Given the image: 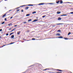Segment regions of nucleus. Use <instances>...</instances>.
<instances>
[{"label":"nucleus","mask_w":73,"mask_h":73,"mask_svg":"<svg viewBox=\"0 0 73 73\" xmlns=\"http://www.w3.org/2000/svg\"><path fill=\"white\" fill-rule=\"evenodd\" d=\"M59 2H60V3H59V4H62L63 3V2L62 1H61V0H59Z\"/></svg>","instance_id":"obj_1"},{"label":"nucleus","mask_w":73,"mask_h":73,"mask_svg":"<svg viewBox=\"0 0 73 73\" xmlns=\"http://www.w3.org/2000/svg\"><path fill=\"white\" fill-rule=\"evenodd\" d=\"M45 3H40L38 4L39 5H44Z\"/></svg>","instance_id":"obj_2"},{"label":"nucleus","mask_w":73,"mask_h":73,"mask_svg":"<svg viewBox=\"0 0 73 73\" xmlns=\"http://www.w3.org/2000/svg\"><path fill=\"white\" fill-rule=\"evenodd\" d=\"M27 6H33V5L32 4H29L27 5Z\"/></svg>","instance_id":"obj_3"},{"label":"nucleus","mask_w":73,"mask_h":73,"mask_svg":"<svg viewBox=\"0 0 73 73\" xmlns=\"http://www.w3.org/2000/svg\"><path fill=\"white\" fill-rule=\"evenodd\" d=\"M37 20H38V19H35L33 21V22H35L36 21H37Z\"/></svg>","instance_id":"obj_4"},{"label":"nucleus","mask_w":73,"mask_h":73,"mask_svg":"<svg viewBox=\"0 0 73 73\" xmlns=\"http://www.w3.org/2000/svg\"><path fill=\"white\" fill-rule=\"evenodd\" d=\"M60 34L59 33H57L56 34V36H60Z\"/></svg>","instance_id":"obj_5"},{"label":"nucleus","mask_w":73,"mask_h":73,"mask_svg":"<svg viewBox=\"0 0 73 73\" xmlns=\"http://www.w3.org/2000/svg\"><path fill=\"white\" fill-rule=\"evenodd\" d=\"M28 8H29V7H27L25 8V9H26V10H27L28 9Z\"/></svg>","instance_id":"obj_6"},{"label":"nucleus","mask_w":73,"mask_h":73,"mask_svg":"<svg viewBox=\"0 0 73 73\" xmlns=\"http://www.w3.org/2000/svg\"><path fill=\"white\" fill-rule=\"evenodd\" d=\"M59 38H63V37L62 36H60L58 37Z\"/></svg>","instance_id":"obj_7"},{"label":"nucleus","mask_w":73,"mask_h":73,"mask_svg":"<svg viewBox=\"0 0 73 73\" xmlns=\"http://www.w3.org/2000/svg\"><path fill=\"white\" fill-rule=\"evenodd\" d=\"M67 15L66 14H64V15H61V16H67Z\"/></svg>","instance_id":"obj_8"},{"label":"nucleus","mask_w":73,"mask_h":73,"mask_svg":"<svg viewBox=\"0 0 73 73\" xmlns=\"http://www.w3.org/2000/svg\"><path fill=\"white\" fill-rule=\"evenodd\" d=\"M14 35H12L11 36V38H14Z\"/></svg>","instance_id":"obj_9"},{"label":"nucleus","mask_w":73,"mask_h":73,"mask_svg":"<svg viewBox=\"0 0 73 73\" xmlns=\"http://www.w3.org/2000/svg\"><path fill=\"white\" fill-rule=\"evenodd\" d=\"M61 24H63V23H57L56 24V25H61Z\"/></svg>","instance_id":"obj_10"},{"label":"nucleus","mask_w":73,"mask_h":73,"mask_svg":"<svg viewBox=\"0 0 73 73\" xmlns=\"http://www.w3.org/2000/svg\"><path fill=\"white\" fill-rule=\"evenodd\" d=\"M61 13V12L60 11H58L57 12V14H60Z\"/></svg>","instance_id":"obj_11"},{"label":"nucleus","mask_w":73,"mask_h":73,"mask_svg":"<svg viewBox=\"0 0 73 73\" xmlns=\"http://www.w3.org/2000/svg\"><path fill=\"white\" fill-rule=\"evenodd\" d=\"M29 15H30V14H27L26 15V16H29Z\"/></svg>","instance_id":"obj_12"},{"label":"nucleus","mask_w":73,"mask_h":73,"mask_svg":"<svg viewBox=\"0 0 73 73\" xmlns=\"http://www.w3.org/2000/svg\"><path fill=\"white\" fill-rule=\"evenodd\" d=\"M61 20V18L60 17H59L58 19V20Z\"/></svg>","instance_id":"obj_13"},{"label":"nucleus","mask_w":73,"mask_h":73,"mask_svg":"<svg viewBox=\"0 0 73 73\" xmlns=\"http://www.w3.org/2000/svg\"><path fill=\"white\" fill-rule=\"evenodd\" d=\"M15 29H13L12 30H11L10 32H12V31H15Z\"/></svg>","instance_id":"obj_14"},{"label":"nucleus","mask_w":73,"mask_h":73,"mask_svg":"<svg viewBox=\"0 0 73 73\" xmlns=\"http://www.w3.org/2000/svg\"><path fill=\"white\" fill-rule=\"evenodd\" d=\"M8 25L9 26H10V25H12V23H11L10 24H9Z\"/></svg>","instance_id":"obj_15"},{"label":"nucleus","mask_w":73,"mask_h":73,"mask_svg":"<svg viewBox=\"0 0 73 73\" xmlns=\"http://www.w3.org/2000/svg\"><path fill=\"white\" fill-rule=\"evenodd\" d=\"M59 2H60V1H58L56 2L57 4H60V3H59Z\"/></svg>","instance_id":"obj_16"},{"label":"nucleus","mask_w":73,"mask_h":73,"mask_svg":"<svg viewBox=\"0 0 73 73\" xmlns=\"http://www.w3.org/2000/svg\"><path fill=\"white\" fill-rule=\"evenodd\" d=\"M57 32H61V30H58L57 31Z\"/></svg>","instance_id":"obj_17"},{"label":"nucleus","mask_w":73,"mask_h":73,"mask_svg":"<svg viewBox=\"0 0 73 73\" xmlns=\"http://www.w3.org/2000/svg\"><path fill=\"white\" fill-rule=\"evenodd\" d=\"M14 33V32L12 33H11L9 35H10V36H11V35H12V34H13Z\"/></svg>","instance_id":"obj_18"},{"label":"nucleus","mask_w":73,"mask_h":73,"mask_svg":"<svg viewBox=\"0 0 73 73\" xmlns=\"http://www.w3.org/2000/svg\"><path fill=\"white\" fill-rule=\"evenodd\" d=\"M36 13V12L34 11L32 13L33 14H34V13Z\"/></svg>","instance_id":"obj_19"},{"label":"nucleus","mask_w":73,"mask_h":73,"mask_svg":"<svg viewBox=\"0 0 73 73\" xmlns=\"http://www.w3.org/2000/svg\"><path fill=\"white\" fill-rule=\"evenodd\" d=\"M57 70H58L59 71H60V72H62V70H60L58 69Z\"/></svg>","instance_id":"obj_20"},{"label":"nucleus","mask_w":73,"mask_h":73,"mask_svg":"<svg viewBox=\"0 0 73 73\" xmlns=\"http://www.w3.org/2000/svg\"><path fill=\"white\" fill-rule=\"evenodd\" d=\"M6 15V14H5V15H4L3 16H2V17H5V16Z\"/></svg>","instance_id":"obj_21"},{"label":"nucleus","mask_w":73,"mask_h":73,"mask_svg":"<svg viewBox=\"0 0 73 73\" xmlns=\"http://www.w3.org/2000/svg\"><path fill=\"white\" fill-rule=\"evenodd\" d=\"M5 23V22H3L1 23V24H4Z\"/></svg>","instance_id":"obj_22"},{"label":"nucleus","mask_w":73,"mask_h":73,"mask_svg":"<svg viewBox=\"0 0 73 73\" xmlns=\"http://www.w3.org/2000/svg\"><path fill=\"white\" fill-rule=\"evenodd\" d=\"M32 21V19H30V20H28V21H29V22L30 21Z\"/></svg>","instance_id":"obj_23"},{"label":"nucleus","mask_w":73,"mask_h":73,"mask_svg":"<svg viewBox=\"0 0 73 73\" xmlns=\"http://www.w3.org/2000/svg\"><path fill=\"white\" fill-rule=\"evenodd\" d=\"M70 34H71V33L70 32H69V33H68V35H70Z\"/></svg>","instance_id":"obj_24"},{"label":"nucleus","mask_w":73,"mask_h":73,"mask_svg":"<svg viewBox=\"0 0 73 73\" xmlns=\"http://www.w3.org/2000/svg\"><path fill=\"white\" fill-rule=\"evenodd\" d=\"M20 31H19V32L17 33L18 35H20Z\"/></svg>","instance_id":"obj_25"},{"label":"nucleus","mask_w":73,"mask_h":73,"mask_svg":"<svg viewBox=\"0 0 73 73\" xmlns=\"http://www.w3.org/2000/svg\"><path fill=\"white\" fill-rule=\"evenodd\" d=\"M64 38L65 39V40H68V38Z\"/></svg>","instance_id":"obj_26"},{"label":"nucleus","mask_w":73,"mask_h":73,"mask_svg":"<svg viewBox=\"0 0 73 73\" xmlns=\"http://www.w3.org/2000/svg\"><path fill=\"white\" fill-rule=\"evenodd\" d=\"M45 16H46V15L43 16L42 17H43V18H44V17H45Z\"/></svg>","instance_id":"obj_27"},{"label":"nucleus","mask_w":73,"mask_h":73,"mask_svg":"<svg viewBox=\"0 0 73 73\" xmlns=\"http://www.w3.org/2000/svg\"><path fill=\"white\" fill-rule=\"evenodd\" d=\"M14 44V42H11V43H10V44Z\"/></svg>","instance_id":"obj_28"},{"label":"nucleus","mask_w":73,"mask_h":73,"mask_svg":"<svg viewBox=\"0 0 73 73\" xmlns=\"http://www.w3.org/2000/svg\"><path fill=\"white\" fill-rule=\"evenodd\" d=\"M32 40H35V38H32Z\"/></svg>","instance_id":"obj_29"},{"label":"nucleus","mask_w":73,"mask_h":73,"mask_svg":"<svg viewBox=\"0 0 73 73\" xmlns=\"http://www.w3.org/2000/svg\"><path fill=\"white\" fill-rule=\"evenodd\" d=\"M70 14H73V12H71L70 13Z\"/></svg>","instance_id":"obj_30"},{"label":"nucleus","mask_w":73,"mask_h":73,"mask_svg":"<svg viewBox=\"0 0 73 73\" xmlns=\"http://www.w3.org/2000/svg\"><path fill=\"white\" fill-rule=\"evenodd\" d=\"M23 23H24V24H26V23H27V22H23Z\"/></svg>","instance_id":"obj_31"},{"label":"nucleus","mask_w":73,"mask_h":73,"mask_svg":"<svg viewBox=\"0 0 73 73\" xmlns=\"http://www.w3.org/2000/svg\"><path fill=\"white\" fill-rule=\"evenodd\" d=\"M9 35V34L7 33V34H6V36H8Z\"/></svg>","instance_id":"obj_32"},{"label":"nucleus","mask_w":73,"mask_h":73,"mask_svg":"<svg viewBox=\"0 0 73 73\" xmlns=\"http://www.w3.org/2000/svg\"><path fill=\"white\" fill-rule=\"evenodd\" d=\"M54 4L53 3H50V4Z\"/></svg>","instance_id":"obj_33"},{"label":"nucleus","mask_w":73,"mask_h":73,"mask_svg":"<svg viewBox=\"0 0 73 73\" xmlns=\"http://www.w3.org/2000/svg\"><path fill=\"white\" fill-rule=\"evenodd\" d=\"M20 11V9H18V10H17V11L18 12V11Z\"/></svg>","instance_id":"obj_34"},{"label":"nucleus","mask_w":73,"mask_h":73,"mask_svg":"<svg viewBox=\"0 0 73 73\" xmlns=\"http://www.w3.org/2000/svg\"><path fill=\"white\" fill-rule=\"evenodd\" d=\"M5 21H7V18H5Z\"/></svg>","instance_id":"obj_35"},{"label":"nucleus","mask_w":73,"mask_h":73,"mask_svg":"<svg viewBox=\"0 0 73 73\" xmlns=\"http://www.w3.org/2000/svg\"><path fill=\"white\" fill-rule=\"evenodd\" d=\"M21 12H24V10H22L21 11Z\"/></svg>","instance_id":"obj_36"},{"label":"nucleus","mask_w":73,"mask_h":73,"mask_svg":"<svg viewBox=\"0 0 73 73\" xmlns=\"http://www.w3.org/2000/svg\"><path fill=\"white\" fill-rule=\"evenodd\" d=\"M1 31H2V29H0V32H1Z\"/></svg>","instance_id":"obj_37"},{"label":"nucleus","mask_w":73,"mask_h":73,"mask_svg":"<svg viewBox=\"0 0 73 73\" xmlns=\"http://www.w3.org/2000/svg\"><path fill=\"white\" fill-rule=\"evenodd\" d=\"M56 73H62V72H57Z\"/></svg>","instance_id":"obj_38"},{"label":"nucleus","mask_w":73,"mask_h":73,"mask_svg":"<svg viewBox=\"0 0 73 73\" xmlns=\"http://www.w3.org/2000/svg\"><path fill=\"white\" fill-rule=\"evenodd\" d=\"M13 18V17H12L10 18V19H12Z\"/></svg>","instance_id":"obj_39"},{"label":"nucleus","mask_w":73,"mask_h":73,"mask_svg":"<svg viewBox=\"0 0 73 73\" xmlns=\"http://www.w3.org/2000/svg\"><path fill=\"white\" fill-rule=\"evenodd\" d=\"M17 25H15V26H14V27H17Z\"/></svg>","instance_id":"obj_40"},{"label":"nucleus","mask_w":73,"mask_h":73,"mask_svg":"<svg viewBox=\"0 0 73 73\" xmlns=\"http://www.w3.org/2000/svg\"><path fill=\"white\" fill-rule=\"evenodd\" d=\"M47 70V69H45L44 70Z\"/></svg>","instance_id":"obj_41"},{"label":"nucleus","mask_w":73,"mask_h":73,"mask_svg":"<svg viewBox=\"0 0 73 73\" xmlns=\"http://www.w3.org/2000/svg\"><path fill=\"white\" fill-rule=\"evenodd\" d=\"M19 8H20V7H17V8L16 9H19Z\"/></svg>","instance_id":"obj_42"},{"label":"nucleus","mask_w":73,"mask_h":73,"mask_svg":"<svg viewBox=\"0 0 73 73\" xmlns=\"http://www.w3.org/2000/svg\"><path fill=\"white\" fill-rule=\"evenodd\" d=\"M25 5H23V6H21V7H24V6H25Z\"/></svg>","instance_id":"obj_43"},{"label":"nucleus","mask_w":73,"mask_h":73,"mask_svg":"<svg viewBox=\"0 0 73 73\" xmlns=\"http://www.w3.org/2000/svg\"><path fill=\"white\" fill-rule=\"evenodd\" d=\"M5 46V45H3V46H2V47H3V46Z\"/></svg>","instance_id":"obj_44"},{"label":"nucleus","mask_w":73,"mask_h":73,"mask_svg":"<svg viewBox=\"0 0 73 73\" xmlns=\"http://www.w3.org/2000/svg\"><path fill=\"white\" fill-rule=\"evenodd\" d=\"M67 3H70V2H67Z\"/></svg>","instance_id":"obj_45"},{"label":"nucleus","mask_w":73,"mask_h":73,"mask_svg":"<svg viewBox=\"0 0 73 73\" xmlns=\"http://www.w3.org/2000/svg\"><path fill=\"white\" fill-rule=\"evenodd\" d=\"M11 28H10V29H9V30H11Z\"/></svg>","instance_id":"obj_46"},{"label":"nucleus","mask_w":73,"mask_h":73,"mask_svg":"<svg viewBox=\"0 0 73 73\" xmlns=\"http://www.w3.org/2000/svg\"><path fill=\"white\" fill-rule=\"evenodd\" d=\"M12 11V10H9V11Z\"/></svg>","instance_id":"obj_47"},{"label":"nucleus","mask_w":73,"mask_h":73,"mask_svg":"<svg viewBox=\"0 0 73 73\" xmlns=\"http://www.w3.org/2000/svg\"><path fill=\"white\" fill-rule=\"evenodd\" d=\"M72 9V10H73V8H72V9Z\"/></svg>","instance_id":"obj_48"},{"label":"nucleus","mask_w":73,"mask_h":73,"mask_svg":"<svg viewBox=\"0 0 73 73\" xmlns=\"http://www.w3.org/2000/svg\"><path fill=\"white\" fill-rule=\"evenodd\" d=\"M1 38V36H0V38Z\"/></svg>","instance_id":"obj_49"},{"label":"nucleus","mask_w":73,"mask_h":73,"mask_svg":"<svg viewBox=\"0 0 73 73\" xmlns=\"http://www.w3.org/2000/svg\"><path fill=\"white\" fill-rule=\"evenodd\" d=\"M5 0V1H7V0Z\"/></svg>","instance_id":"obj_50"},{"label":"nucleus","mask_w":73,"mask_h":73,"mask_svg":"<svg viewBox=\"0 0 73 73\" xmlns=\"http://www.w3.org/2000/svg\"><path fill=\"white\" fill-rule=\"evenodd\" d=\"M5 8H6V7H5Z\"/></svg>","instance_id":"obj_51"},{"label":"nucleus","mask_w":73,"mask_h":73,"mask_svg":"<svg viewBox=\"0 0 73 73\" xmlns=\"http://www.w3.org/2000/svg\"><path fill=\"white\" fill-rule=\"evenodd\" d=\"M25 72H24V73H25Z\"/></svg>","instance_id":"obj_52"}]
</instances>
